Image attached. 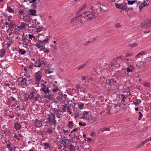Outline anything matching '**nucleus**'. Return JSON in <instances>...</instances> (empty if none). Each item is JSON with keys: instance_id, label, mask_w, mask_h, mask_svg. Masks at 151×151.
<instances>
[{"instance_id": "obj_1", "label": "nucleus", "mask_w": 151, "mask_h": 151, "mask_svg": "<svg viewBox=\"0 0 151 151\" xmlns=\"http://www.w3.org/2000/svg\"><path fill=\"white\" fill-rule=\"evenodd\" d=\"M56 124L54 114H51L47 119H45L42 121V126H49L50 125H55Z\"/></svg>"}, {"instance_id": "obj_2", "label": "nucleus", "mask_w": 151, "mask_h": 151, "mask_svg": "<svg viewBox=\"0 0 151 151\" xmlns=\"http://www.w3.org/2000/svg\"><path fill=\"white\" fill-rule=\"evenodd\" d=\"M46 37V38L43 40H38L35 45L38 48H40L41 47L44 48L42 50H44L45 48V44L48 42V41H49V39L50 38V37L48 36H47Z\"/></svg>"}, {"instance_id": "obj_3", "label": "nucleus", "mask_w": 151, "mask_h": 151, "mask_svg": "<svg viewBox=\"0 0 151 151\" xmlns=\"http://www.w3.org/2000/svg\"><path fill=\"white\" fill-rule=\"evenodd\" d=\"M28 98L30 100H33L34 101H37L39 100V99H41V97L39 94H37L35 92H32L29 95Z\"/></svg>"}, {"instance_id": "obj_4", "label": "nucleus", "mask_w": 151, "mask_h": 151, "mask_svg": "<svg viewBox=\"0 0 151 151\" xmlns=\"http://www.w3.org/2000/svg\"><path fill=\"white\" fill-rule=\"evenodd\" d=\"M150 26H151V19L145 21L140 26V27L142 29L147 28Z\"/></svg>"}, {"instance_id": "obj_5", "label": "nucleus", "mask_w": 151, "mask_h": 151, "mask_svg": "<svg viewBox=\"0 0 151 151\" xmlns=\"http://www.w3.org/2000/svg\"><path fill=\"white\" fill-rule=\"evenodd\" d=\"M83 14L80 15H78L75 18L72 19L71 21L70 22V23H74L76 21H77L80 22L81 23H83V22L82 21V19L84 18V17H83Z\"/></svg>"}, {"instance_id": "obj_6", "label": "nucleus", "mask_w": 151, "mask_h": 151, "mask_svg": "<svg viewBox=\"0 0 151 151\" xmlns=\"http://www.w3.org/2000/svg\"><path fill=\"white\" fill-rule=\"evenodd\" d=\"M83 13L84 14H86V13H89L92 15L93 17L94 18H95L98 16V14L96 10H88V11L85 12Z\"/></svg>"}, {"instance_id": "obj_7", "label": "nucleus", "mask_w": 151, "mask_h": 151, "mask_svg": "<svg viewBox=\"0 0 151 151\" xmlns=\"http://www.w3.org/2000/svg\"><path fill=\"white\" fill-rule=\"evenodd\" d=\"M42 73L40 71H38L36 73L35 76L36 77V82H40L42 78Z\"/></svg>"}, {"instance_id": "obj_8", "label": "nucleus", "mask_w": 151, "mask_h": 151, "mask_svg": "<svg viewBox=\"0 0 151 151\" xmlns=\"http://www.w3.org/2000/svg\"><path fill=\"white\" fill-rule=\"evenodd\" d=\"M23 19L24 20L25 22H27L28 23L31 22V19L30 18L29 15L25 14H24V16L23 17Z\"/></svg>"}, {"instance_id": "obj_9", "label": "nucleus", "mask_w": 151, "mask_h": 151, "mask_svg": "<svg viewBox=\"0 0 151 151\" xmlns=\"http://www.w3.org/2000/svg\"><path fill=\"white\" fill-rule=\"evenodd\" d=\"M86 15L85 16H84V18L86 19L87 20H88L89 21H93V19H95V18H94L93 17L92 15L89 13H86Z\"/></svg>"}, {"instance_id": "obj_10", "label": "nucleus", "mask_w": 151, "mask_h": 151, "mask_svg": "<svg viewBox=\"0 0 151 151\" xmlns=\"http://www.w3.org/2000/svg\"><path fill=\"white\" fill-rule=\"evenodd\" d=\"M42 85L43 86V87L42 88L41 90L44 92L45 94L49 93V90L48 87H46V86L43 83H42Z\"/></svg>"}, {"instance_id": "obj_11", "label": "nucleus", "mask_w": 151, "mask_h": 151, "mask_svg": "<svg viewBox=\"0 0 151 151\" xmlns=\"http://www.w3.org/2000/svg\"><path fill=\"white\" fill-rule=\"evenodd\" d=\"M127 5V4L126 3H122L120 4L121 7V9L122 10H124L128 11L129 10V9L128 8Z\"/></svg>"}, {"instance_id": "obj_12", "label": "nucleus", "mask_w": 151, "mask_h": 151, "mask_svg": "<svg viewBox=\"0 0 151 151\" xmlns=\"http://www.w3.org/2000/svg\"><path fill=\"white\" fill-rule=\"evenodd\" d=\"M39 62L40 63L41 65H43L45 66L47 65V62L46 59L45 58H43L39 60Z\"/></svg>"}, {"instance_id": "obj_13", "label": "nucleus", "mask_w": 151, "mask_h": 151, "mask_svg": "<svg viewBox=\"0 0 151 151\" xmlns=\"http://www.w3.org/2000/svg\"><path fill=\"white\" fill-rule=\"evenodd\" d=\"M35 124L36 127H40L42 126V121L41 122L37 119H36L35 122Z\"/></svg>"}, {"instance_id": "obj_14", "label": "nucleus", "mask_w": 151, "mask_h": 151, "mask_svg": "<svg viewBox=\"0 0 151 151\" xmlns=\"http://www.w3.org/2000/svg\"><path fill=\"white\" fill-rule=\"evenodd\" d=\"M26 25H27V24H26L23 22H21L19 26H17V28H18V31L20 30V29L24 28L26 27Z\"/></svg>"}, {"instance_id": "obj_15", "label": "nucleus", "mask_w": 151, "mask_h": 151, "mask_svg": "<svg viewBox=\"0 0 151 151\" xmlns=\"http://www.w3.org/2000/svg\"><path fill=\"white\" fill-rule=\"evenodd\" d=\"M29 14H28V15H29V16L31 15L35 16H36V11L34 9H31L29 10Z\"/></svg>"}, {"instance_id": "obj_16", "label": "nucleus", "mask_w": 151, "mask_h": 151, "mask_svg": "<svg viewBox=\"0 0 151 151\" xmlns=\"http://www.w3.org/2000/svg\"><path fill=\"white\" fill-rule=\"evenodd\" d=\"M135 102H133V104L135 105L136 106H139V104L141 102L142 100L141 99H137L135 100Z\"/></svg>"}, {"instance_id": "obj_17", "label": "nucleus", "mask_w": 151, "mask_h": 151, "mask_svg": "<svg viewBox=\"0 0 151 151\" xmlns=\"http://www.w3.org/2000/svg\"><path fill=\"white\" fill-rule=\"evenodd\" d=\"M140 68H141L142 67L143 68H144L145 65H146V62L144 61H140L139 62Z\"/></svg>"}, {"instance_id": "obj_18", "label": "nucleus", "mask_w": 151, "mask_h": 151, "mask_svg": "<svg viewBox=\"0 0 151 151\" xmlns=\"http://www.w3.org/2000/svg\"><path fill=\"white\" fill-rule=\"evenodd\" d=\"M14 126L15 129L17 130L19 129L21 127V125L18 123H16Z\"/></svg>"}, {"instance_id": "obj_19", "label": "nucleus", "mask_w": 151, "mask_h": 151, "mask_svg": "<svg viewBox=\"0 0 151 151\" xmlns=\"http://www.w3.org/2000/svg\"><path fill=\"white\" fill-rule=\"evenodd\" d=\"M86 5L84 4L81 7V8L78 11L76 12V13L78 14L79 13L81 12L83 10L85 9L86 8Z\"/></svg>"}, {"instance_id": "obj_20", "label": "nucleus", "mask_w": 151, "mask_h": 151, "mask_svg": "<svg viewBox=\"0 0 151 151\" xmlns=\"http://www.w3.org/2000/svg\"><path fill=\"white\" fill-rule=\"evenodd\" d=\"M136 0H134L132 1L128 0L127 3L129 5H132L135 3H136V4H137V5H138V4H137V2L136 1Z\"/></svg>"}, {"instance_id": "obj_21", "label": "nucleus", "mask_w": 151, "mask_h": 151, "mask_svg": "<svg viewBox=\"0 0 151 151\" xmlns=\"http://www.w3.org/2000/svg\"><path fill=\"white\" fill-rule=\"evenodd\" d=\"M137 45V44L134 43L133 44H130L129 45V46L130 49H132L136 47Z\"/></svg>"}, {"instance_id": "obj_22", "label": "nucleus", "mask_w": 151, "mask_h": 151, "mask_svg": "<svg viewBox=\"0 0 151 151\" xmlns=\"http://www.w3.org/2000/svg\"><path fill=\"white\" fill-rule=\"evenodd\" d=\"M5 50L4 49H2L0 50V57L1 58L5 54Z\"/></svg>"}, {"instance_id": "obj_23", "label": "nucleus", "mask_w": 151, "mask_h": 151, "mask_svg": "<svg viewBox=\"0 0 151 151\" xmlns=\"http://www.w3.org/2000/svg\"><path fill=\"white\" fill-rule=\"evenodd\" d=\"M133 67L132 65H130L128 68H126V70L128 73L131 72H132Z\"/></svg>"}, {"instance_id": "obj_24", "label": "nucleus", "mask_w": 151, "mask_h": 151, "mask_svg": "<svg viewBox=\"0 0 151 151\" xmlns=\"http://www.w3.org/2000/svg\"><path fill=\"white\" fill-rule=\"evenodd\" d=\"M44 30H46V29H44L42 27H40L39 26L37 28V30L39 32H40L42 31H44Z\"/></svg>"}, {"instance_id": "obj_25", "label": "nucleus", "mask_w": 151, "mask_h": 151, "mask_svg": "<svg viewBox=\"0 0 151 151\" xmlns=\"http://www.w3.org/2000/svg\"><path fill=\"white\" fill-rule=\"evenodd\" d=\"M113 82L112 80L109 79L108 80H106L105 83L106 84H108L110 86H111L112 82Z\"/></svg>"}, {"instance_id": "obj_26", "label": "nucleus", "mask_w": 151, "mask_h": 151, "mask_svg": "<svg viewBox=\"0 0 151 151\" xmlns=\"http://www.w3.org/2000/svg\"><path fill=\"white\" fill-rule=\"evenodd\" d=\"M87 63H86L85 64L79 66L78 68V70H80L83 68L86 65Z\"/></svg>"}, {"instance_id": "obj_27", "label": "nucleus", "mask_w": 151, "mask_h": 151, "mask_svg": "<svg viewBox=\"0 0 151 151\" xmlns=\"http://www.w3.org/2000/svg\"><path fill=\"white\" fill-rule=\"evenodd\" d=\"M73 122L71 121H69L68 124V127L69 128H71L73 126Z\"/></svg>"}, {"instance_id": "obj_28", "label": "nucleus", "mask_w": 151, "mask_h": 151, "mask_svg": "<svg viewBox=\"0 0 151 151\" xmlns=\"http://www.w3.org/2000/svg\"><path fill=\"white\" fill-rule=\"evenodd\" d=\"M62 143L66 145L69 143V141L68 139H63L62 141Z\"/></svg>"}, {"instance_id": "obj_29", "label": "nucleus", "mask_w": 151, "mask_h": 151, "mask_svg": "<svg viewBox=\"0 0 151 151\" xmlns=\"http://www.w3.org/2000/svg\"><path fill=\"white\" fill-rule=\"evenodd\" d=\"M7 10L9 12L13 13L14 12V10L11 9L10 7L7 6Z\"/></svg>"}, {"instance_id": "obj_30", "label": "nucleus", "mask_w": 151, "mask_h": 151, "mask_svg": "<svg viewBox=\"0 0 151 151\" xmlns=\"http://www.w3.org/2000/svg\"><path fill=\"white\" fill-rule=\"evenodd\" d=\"M35 65L36 67H37L39 68H40L41 66V64L40 62H39V61L38 62V63H37V62H36L35 63Z\"/></svg>"}, {"instance_id": "obj_31", "label": "nucleus", "mask_w": 151, "mask_h": 151, "mask_svg": "<svg viewBox=\"0 0 151 151\" xmlns=\"http://www.w3.org/2000/svg\"><path fill=\"white\" fill-rule=\"evenodd\" d=\"M46 132L49 134H52L53 132V130L50 128H48L46 130Z\"/></svg>"}, {"instance_id": "obj_32", "label": "nucleus", "mask_w": 151, "mask_h": 151, "mask_svg": "<svg viewBox=\"0 0 151 151\" xmlns=\"http://www.w3.org/2000/svg\"><path fill=\"white\" fill-rule=\"evenodd\" d=\"M115 5L117 8L121 9V7L120 6V4H119L116 3H115Z\"/></svg>"}, {"instance_id": "obj_33", "label": "nucleus", "mask_w": 151, "mask_h": 151, "mask_svg": "<svg viewBox=\"0 0 151 151\" xmlns=\"http://www.w3.org/2000/svg\"><path fill=\"white\" fill-rule=\"evenodd\" d=\"M81 112V111L80 110H78L77 113H76V114L74 116V118L75 119H76L77 117H79V112Z\"/></svg>"}, {"instance_id": "obj_34", "label": "nucleus", "mask_w": 151, "mask_h": 151, "mask_svg": "<svg viewBox=\"0 0 151 151\" xmlns=\"http://www.w3.org/2000/svg\"><path fill=\"white\" fill-rule=\"evenodd\" d=\"M115 27L116 28H118L121 27V25H120V23H117L115 24Z\"/></svg>"}, {"instance_id": "obj_35", "label": "nucleus", "mask_w": 151, "mask_h": 151, "mask_svg": "<svg viewBox=\"0 0 151 151\" xmlns=\"http://www.w3.org/2000/svg\"><path fill=\"white\" fill-rule=\"evenodd\" d=\"M63 106L64 107L62 108V110L63 112H65L66 111V108L67 107V106L66 105H65V106L63 105Z\"/></svg>"}, {"instance_id": "obj_36", "label": "nucleus", "mask_w": 151, "mask_h": 151, "mask_svg": "<svg viewBox=\"0 0 151 151\" xmlns=\"http://www.w3.org/2000/svg\"><path fill=\"white\" fill-rule=\"evenodd\" d=\"M22 50V49H20L19 50V52H21L20 54L22 55H24L26 53V51L24 50H23L21 52Z\"/></svg>"}, {"instance_id": "obj_37", "label": "nucleus", "mask_w": 151, "mask_h": 151, "mask_svg": "<svg viewBox=\"0 0 151 151\" xmlns=\"http://www.w3.org/2000/svg\"><path fill=\"white\" fill-rule=\"evenodd\" d=\"M132 55L131 53H130V52L127 53L126 54V55L125 56V57L126 58H127V57H128L129 56H132Z\"/></svg>"}, {"instance_id": "obj_38", "label": "nucleus", "mask_w": 151, "mask_h": 151, "mask_svg": "<svg viewBox=\"0 0 151 151\" xmlns=\"http://www.w3.org/2000/svg\"><path fill=\"white\" fill-rule=\"evenodd\" d=\"M125 95H123V94H122L121 96L122 97V101H123L124 102H125V99H126V98L124 96Z\"/></svg>"}, {"instance_id": "obj_39", "label": "nucleus", "mask_w": 151, "mask_h": 151, "mask_svg": "<svg viewBox=\"0 0 151 151\" xmlns=\"http://www.w3.org/2000/svg\"><path fill=\"white\" fill-rule=\"evenodd\" d=\"M145 144V143H144V142L143 141V142H142L141 143V145H139L137 147V148H140L141 147H142L143 146V145H144Z\"/></svg>"}, {"instance_id": "obj_40", "label": "nucleus", "mask_w": 151, "mask_h": 151, "mask_svg": "<svg viewBox=\"0 0 151 151\" xmlns=\"http://www.w3.org/2000/svg\"><path fill=\"white\" fill-rule=\"evenodd\" d=\"M144 86L147 87H149L150 86V84L149 83H145L144 84Z\"/></svg>"}, {"instance_id": "obj_41", "label": "nucleus", "mask_w": 151, "mask_h": 151, "mask_svg": "<svg viewBox=\"0 0 151 151\" xmlns=\"http://www.w3.org/2000/svg\"><path fill=\"white\" fill-rule=\"evenodd\" d=\"M84 105V104L82 103H81L78 106L80 108V109H83L82 107Z\"/></svg>"}, {"instance_id": "obj_42", "label": "nucleus", "mask_w": 151, "mask_h": 151, "mask_svg": "<svg viewBox=\"0 0 151 151\" xmlns=\"http://www.w3.org/2000/svg\"><path fill=\"white\" fill-rule=\"evenodd\" d=\"M67 109L68 110V112H69V114H71L72 113V112L70 110L69 106H67Z\"/></svg>"}, {"instance_id": "obj_43", "label": "nucleus", "mask_w": 151, "mask_h": 151, "mask_svg": "<svg viewBox=\"0 0 151 151\" xmlns=\"http://www.w3.org/2000/svg\"><path fill=\"white\" fill-rule=\"evenodd\" d=\"M79 125L80 126H85L86 125V124L85 123H83V124H82L81 122H79Z\"/></svg>"}, {"instance_id": "obj_44", "label": "nucleus", "mask_w": 151, "mask_h": 151, "mask_svg": "<svg viewBox=\"0 0 151 151\" xmlns=\"http://www.w3.org/2000/svg\"><path fill=\"white\" fill-rule=\"evenodd\" d=\"M43 144L44 146L47 147V148L49 147V143H47L44 142Z\"/></svg>"}, {"instance_id": "obj_45", "label": "nucleus", "mask_w": 151, "mask_h": 151, "mask_svg": "<svg viewBox=\"0 0 151 151\" xmlns=\"http://www.w3.org/2000/svg\"><path fill=\"white\" fill-rule=\"evenodd\" d=\"M15 148H16V147H14L13 148H10L9 149V151H14L15 150Z\"/></svg>"}, {"instance_id": "obj_46", "label": "nucleus", "mask_w": 151, "mask_h": 151, "mask_svg": "<svg viewBox=\"0 0 151 151\" xmlns=\"http://www.w3.org/2000/svg\"><path fill=\"white\" fill-rule=\"evenodd\" d=\"M138 53L139 55H144L145 54V52L143 51H141Z\"/></svg>"}, {"instance_id": "obj_47", "label": "nucleus", "mask_w": 151, "mask_h": 151, "mask_svg": "<svg viewBox=\"0 0 151 151\" xmlns=\"http://www.w3.org/2000/svg\"><path fill=\"white\" fill-rule=\"evenodd\" d=\"M145 3V1H144L143 2V3H142V5H143V6H144V7H145V6H147L148 5V4Z\"/></svg>"}, {"instance_id": "obj_48", "label": "nucleus", "mask_w": 151, "mask_h": 151, "mask_svg": "<svg viewBox=\"0 0 151 151\" xmlns=\"http://www.w3.org/2000/svg\"><path fill=\"white\" fill-rule=\"evenodd\" d=\"M144 7L143 6V5H142V4H141V5H139V10L141 11Z\"/></svg>"}, {"instance_id": "obj_49", "label": "nucleus", "mask_w": 151, "mask_h": 151, "mask_svg": "<svg viewBox=\"0 0 151 151\" xmlns=\"http://www.w3.org/2000/svg\"><path fill=\"white\" fill-rule=\"evenodd\" d=\"M29 38L30 39H32L35 37L33 35L29 34Z\"/></svg>"}, {"instance_id": "obj_50", "label": "nucleus", "mask_w": 151, "mask_h": 151, "mask_svg": "<svg viewBox=\"0 0 151 151\" xmlns=\"http://www.w3.org/2000/svg\"><path fill=\"white\" fill-rule=\"evenodd\" d=\"M28 25L30 28H33L34 27L33 24H28Z\"/></svg>"}, {"instance_id": "obj_51", "label": "nucleus", "mask_w": 151, "mask_h": 151, "mask_svg": "<svg viewBox=\"0 0 151 151\" xmlns=\"http://www.w3.org/2000/svg\"><path fill=\"white\" fill-rule=\"evenodd\" d=\"M53 72L52 70H46V73H51Z\"/></svg>"}, {"instance_id": "obj_52", "label": "nucleus", "mask_w": 151, "mask_h": 151, "mask_svg": "<svg viewBox=\"0 0 151 151\" xmlns=\"http://www.w3.org/2000/svg\"><path fill=\"white\" fill-rule=\"evenodd\" d=\"M123 57L122 56H120L117 57L115 59L114 58L113 60H115L118 59H121Z\"/></svg>"}, {"instance_id": "obj_53", "label": "nucleus", "mask_w": 151, "mask_h": 151, "mask_svg": "<svg viewBox=\"0 0 151 151\" xmlns=\"http://www.w3.org/2000/svg\"><path fill=\"white\" fill-rule=\"evenodd\" d=\"M58 90H59L58 88L57 87L56 88L53 89L52 90V91L53 92H55L57 91Z\"/></svg>"}, {"instance_id": "obj_54", "label": "nucleus", "mask_w": 151, "mask_h": 151, "mask_svg": "<svg viewBox=\"0 0 151 151\" xmlns=\"http://www.w3.org/2000/svg\"><path fill=\"white\" fill-rule=\"evenodd\" d=\"M28 1H29V2L30 3H35V2L36 1V0H27Z\"/></svg>"}, {"instance_id": "obj_55", "label": "nucleus", "mask_w": 151, "mask_h": 151, "mask_svg": "<svg viewBox=\"0 0 151 151\" xmlns=\"http://www.w3.org/2000/svg\"><path fill=\"white\" fill-rule=\"evenodd\" d=\"M88 114V112L86 111H84L83 112V115H87Z\"/></svg>"}, {"instance_id": "obj_56", "label": "nucleus", "mask_w": 151, "mask_h": 151, "mask_svg": "<svg viewBox=\"0 0 151 151\" xmlns=\"http://www.w3.org/2000/svg\"><path fill=\"white\" fill-rule=\"evenodd\" d=\"M17 108H18L20 110L21 109V110H24V107H22V108H21L19 106H17Z\"/></svg>"}, {"instance_id": "obj_57", "label": "nucleus", "mask_w": 151, "mask_h": 151, "mask_svg": "<svg viewBox=\"0 0 151 151\" xmlns=\"http://www.w3.org/2000/svg\"><path fill=\"white\" fill-rule=\"evenodd\" d=\"M44 53H47V55L50 53V51L49 50H45L44 51Z\"/></svg>"}, {"instance_id": "obj_58", "label": "nucleus", "mask_w": 151, "mask_h": 151, "mask_svg": "<svg viewBox=\"0 0 151 151\" xmlns=\"http://www.w3.org/2000/svg\"><path fill=\"white\" fill-rule=\"evenodd\" d=\"M57 100H58V101H62V97L61 98V97H57Z\"/></svg>"}, {"instance_id": "obj_59", "label": "nucleus", "mask_w": 151, "mask_h": 151, "mask_svg": "<svg viewBox=\"0 0 151 151\" xmlns=\"http://www.w3.org/2000/svg\"><path fill=\"white\" fill-rule=\"evenodd\" d=\"M50 95L49 94L47 96H44V97L46 98H47L48 99H50Z\"/></svg>"}, {"instance_id": "obj_60", "label": "nucleus", "mask_w": 151, "mask_h": 151, "mask_svg": "<svg viewBox=\"0 0 151 151\" xmlns=\"http://www.w3.org/2000/svg\"><path fill=\"white\" fill-rule=\"evenodd\" d=\"M85 140L87 141H91V139L89 138L86 137Z\"/></svg>"}, {"instance_id": "obj_61", "label": "nucleus", "mask_w": 151, "mask_h": 151, "mask_svg": "<svg viewBox=\"0 0 151 151\" xmlns=\"http://www.w3.org/2000/svg\"><path fill=\"white\" fill-rule=\"evenodd\" d=\"M23 79H24V84L26 85V86H27V83H26V81H27V79H26V78H23Z\"/></svg>"}, {"instance_id": "obj_62", "label": "nucleus", "mask_w": 151, "mask_h": 151, "mask_svg": "<svg viewBox=\"0 0 151 151\" xmlns=\"http://www.w3.org/2000/svg\"><path fill=\"white\" fill-rule=\"evenodd\" d=\"M142 116H143V115H142V114H139V118H138V120H140L141 119V118L142 117Z\"/></svg>"}, {"instance_id": "obj_63", "label": "nucleus", "mask_w": 151, "mask_h": 151, "mask_svg": "<svg viewBox=\"0 0 151 151\" xmlns=\"http://www.w3.org/2000/svg\"><path fill=\"white\" fill-rule=\"evenodd\" d=\"M70 149H73L74 147L73 145L70 144Z\"/></svg>"}, {"instance_id": "obj_64", "label": "nucleus", "mask_w": 151, "mask_h": 151, "mask_svg": "<svg viewBox=\"0 0 151 151\" xmlns=\"http://www.w3.org/2000/svg\"><path fill=\"white\" fill-rule=\"evenodd\" d=\"M63 132L64 133H67L68 132V130H65L64 129H63Z\"/></svg>"}]
</instances>
